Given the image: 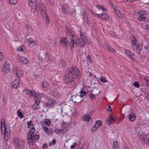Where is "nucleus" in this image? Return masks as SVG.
Instances as JSON below:
<instances>
[{"mask_svg":"<svg viewBox=\"0 0 149 149\" xmlns=\"http://www.w3.org/2000/svg\"><path fill=\"white\" fill-rule=\"evenodd\" d=\"M82 15H83V19L87 23H88L89 21L88 19L86 13L85 12H84L82 14Z\"/></svg>","mask_w":149,"mask_h":149,"instance_id":"4be33fe9","label":"nucleus"},{"mask_svg":"<svg viewBox=\"0 0 149 149\" xmlns=\"http://www.w3.org/2000/svg\"><path fill=\"white\" fill-rule=\"evenodd\" d=\"M95 124H97L98 125H99L100 126L101 125L102 122L100 120H97Z\"/></svg>","mask_w":149,"mask_h":149,"instance_id":"6e6d98bb","label":"nucleus"},{"mask_svg":"<svg viewBox=\"0 0 149 149\" xmlns=\"http://www.w3.org/2000/svg\"><path fill=\"white\" fill-rule=\"evenodd\" d=\"M29 6L31 7L32 9L36 10V0H29Z\"/></svg>","mask_w":149,"mask_h":149,"instance_id":"f8f14e48","label":"nucleus"},{"mask_svg":"<svg viewBox=\"0 0 149 149\" xmlns=\"http://www.w3.org/2000/svg\"><path fill=\"white\" fill-rule=\"evenodd\" d=\"M80 33V39H77V40L79 45L81 47H83L85 43L88 44L90 43V41L88 40L87 37L85 35L84 32L81 30Z\"/></svg>","mask_w":149,"mask_h":149,"instance_id":"f03ea898","label":"nucleus"},{"mask_svg":"<svg viewBox=\"0 0 149 149\" xmlns=\"http://www.w3.org/2000/svg\"><path fill=\"white\" fill-rule=\"evenodd\" d=\"M42 128L43 131L46 133V132H47L48 129L47 127L45 126L44 127L42 126Z\"/></svg>","mask_w":149,"mask_h":149,"instance_id":"3c124183","label":"nucleus"},{"mask_svg":"<svg viewBox=\"0 0 149 149\" xmlns=\"http://www.w3.org/2000/svg\"><path fill=\"white\" fill-rule=\"evenodd\" d=\"M144 79L145 80V82L147 83V84L149 86V80L148 78L147 77H145L144 78Z\"/></svg>","mask_w":149,"mask_h":149,"instance_id":"49530a36","label":"nucleus"},{"mask_svg":"<svg viewBox=\"0 0 149 149\" xmlns=\"http://www.w3.org/2000/svg\"><path fill=\"white\" fill-rule=\"evenodd\" d=\"M39 103L36 102L33 105V107L34 109H38L40 108L39 105L38 104Z\"/></svg>","mask_w":149,"mask_h":149,"instance_id":"72a5a7b5","label":"nucleus"},{"mask_svg":"<svg viewBox=\"0 0 149 149\" xmlns=\"http://www.w3.org/2000/svg\"><path fill=\"white\" fill-rule=\"evenodd\" d=\"M131 39L132 42V45L133 47V45H136V39L134 38L133 36H132V38L131 37Z\"/></svg>","mask_w":149,"mask_h":149,"instance_id":"473e14b6","label":"nucleus"},{"mask_svg":"<svg viewBox=\"0 0 149 149\" xmlns=\"http://www.w3.org/2000/svg\"><path fill=\"white\" fill-rule=\"evenodd\" d=\"M111 6L113 8V9H114L115 10V9H116V6L115 5H114L113 4L111 3Z\"/></svg>","mask_w":149,"mask_h":149,"instance_id":"052dcab7","label":"nucleus"},{"mask_svg":"<svg viewBox=\"0 0 149 149\" xmlns=\"http://www.w3.org/2000/svg\"><path fill=\"white\" fill-rule=\"evenodd\" d=\"M97 129L96 128L95 126H94L92 128L91 131L92 132H93L96 131Z\"/></svg>","mask_w":149,"mask_h":149,"instance_id":"603ef678","label":"nucleus"},{"mask_svg":"<svg viewBox=\"0 0 149 149\" xmlns=\"http://www.w3.org/2000/svg\"><path fill=\"white\" fill-rule=\"evenodd\" d=\"M125 52L126 55H127L129 56H132L134 55L133 54H132V52L127 49H125Z\"/></svg>","mask_w":149,"mask_h":149,"instance_id":"c756f323","label":"nucleus"},{"mask_svg":"<svg viewBox=\"0 0 149 149\" xmlns=\"http://www.w3.org/2000/svg\"><path fill=\"white\" fill-rule=\"evenodd\" d=\"M83 120L85 121H87L88 125H91L92 123V121L89 114L85 115L83 117Z\"/></svg>","mask_w":149,"mask_h":149,"instance_id":"6e6552de","label":"nucleus"},{"mask_svg":"<svg viewBox=\"0 0 149 149\" xmlns=\"http://www.w3.org/2000/svg\"><path fill=\"white\" fill-rule=\"evenodd\" d=\"M19 81L17 79H15L12 83V86L13 88H16L19 86Z\"/></svg>","mask_w":149,"mask_h":149,"instance_id":"a211bd4d","label":"nucleus"},{"mask_svg":"<svg viewBox=\"0 0 149 149\" xmlns=\"http://www.w3.org/2000/svg\"><path fill=\"white\" fill-rule=\"evenodd\" d=\"M101 17L102 18L104 19H107L106 13H102L101 14Z\"/></svg>","mask_w":149,"mask_h":149,"instance_id":"09e8293b","label":"nucleus"},{"mask_svg":"<svg viewBox=\"0 0 149 149\" xmlns=\"http://www.w3.org/2000/svg\"><path fill=\"white\" fill-rule=\"evenodd\" d=\"M34 136L30 132H29L27 134V136L28 138H32V136Z\"/></svg>","mask_w":149,"mask_h":149,"instance_id":"79ce46f5","label":"nucleus"},{"mask_svg":"<svg viewBox=\"0 0 149 149\" xmlns=\"http://www.w3.org/2000/svg\"><path fill=\"white\" fill-rule=\"evenodd\" d=\"M118 143L117 141H114L113 143V149H118Z\"/></svg>","mask_w":149,"mask_h":149,"instance_id":"cd10ccee","label":"nucleus"},{"mask_svg":"<svg viewBox=\"0 0 149 149\" xmlns=\"http://www.w3.org/2000/svg\"><path fill=\"white\" fill-rule=\"evenodd\" d=\"M134 85L137 88H139L140 86L139 84L137 81H135L134 83Z\"/></svg>","mask_w":149,"mask_h":149,"instance_id":"de8ad7c7","label":"nucleus"},{"mask_svg":"<svg viewBox=\"0 0 149 149\" xmlns=\"http://www.w3.org/2000/svg\"><path fill=\"white\" fill-rule=\"evenodd\" d=\"M21 62L24 63V64H26L28 63V61L24 56H21L20 59Z\"/></svg>","mask_w":149,"mask_h":149,"instance_id":"aec40b11","label":"nucleus"},{"mask_svg":"<svg viewBox=\"0 0 149 149\" xmlns=\"http://www.w3.org/2000/svg\"><path fill=\"white\" fill-rule=\"evenodd\" d=\"M145 48L149 51V44L146 46L145 47Z\"/></svg>","mask_w":149,"mask_h":149,"instance_id":"e2e57ef3","label":"nucleus"},{"mask_svg":"<svg viewBox=\"0 0 149 149\" xmlns=\"http://www.w3.org/2000/svg\"><path fill=\"white\" fill-rule=\"evenodd\" d=\"M14 143L16 147H18L19 146V141L18 138H15L14 139Z\"/></svg>","mask_w":149,"mask_h":149,"instance_id":"412c9836","label":"nucleus"},{"mask_svg":"<svg viewBox=\"0 0 149 149\" xmlns=\"http://www.w3.org/2000/svg\"><path fill=\"white\" fill-rule=\"evenodd\" d=\"M35 130V129H31L30 130L29 132H30L31 133L33 134V135H34V131Z\"/></svg>","mask_w":149,"mask_h":149,"instance_id":"5fc2aeb1","label":"nucleus"},{"mask_svg":"<svg viewBox=\"0 0 149 149\" xmlns=\"http://www.w3.org/2000/svg\"><path fill=\"white\" fill-rule=\"evenodd\" d=\"M100 80L103 83H106L107 82V81L105 77H101L100 79Z\"/></svg>","mask_w":149,"mask_h":149,"instance_id":"ea45409f","label":"nucleus"},{"mask_svg":"<svg viewBox=\"0 0 149 149\" xmlns=\"http://www.w3.org/2000/svg\"><path fill=\"white\" fill-rule=\"evenodd\" d=\"M138 20L140 21H146L148 19L143 15H141L138 17Z\"/></svg>","mask_w":149,"mask_h":149,"instance_id":"5701e85b","label":"nucleus"},{"mask_svg":"<svg viewBox=\"0 0 149 149\" xmlns=\"http://www.w3.org/2000/svg\"><path fill=\"white\" fill-rule=\"evenodd\" d=\"M26 91L27 94H28L30 96L34 98L35 97L36 95V94L34 91H31L30 90L26 89Z\"/></svg>","mask_w":149,"mask_h":149,"instance_id":"ddd939ff","label":"nucleus"},{"mask_svg":"<svg viewBox=\"0 0 149 149\" xmlns=\"http://www.w3.org/2000/svg\"><path fill=\"white\" fill-rule=\"evenodd\" d=\"M1 132L2 134H3L4 131L3 132V128H4L6 126L5 125V119H2L1 120Z\"/></svg>","mask_w":149,"mask_h":149,"instance_id":"f3484780","label":"nucleus"},{"mask_svg":"<svg viewBox=\"0 0 149 149\" xmlns=\"http://www.w3.org/2000/svg\"><path fill=\"white\" fill-rule=\"evenodd\" d=\"M77 143H74L72 145H71V149H74L77 146Z\"/></svg>","mask_w":149,"mask_h":149,"instance_id":"8fccbe9b","label":"nucleus"},{"mask_svg":"<svg viewBox=\"0 0 149 149\" xmlns=\"http://www.w3.org/2000/svg\"><path fill=\"white\" fill-rule=\"evenodd\" d=\"M39 6L40 14L43 15H46V8L45 5L43 4H40Z\"/></svg>","mask_w":149,"mask_h":149,"instance_id":"39448f33","label":"nucleus"},{"mask_svg":"<svg viewBox=\"0 0 149 149\" xmlns=\"http://www.w3.org/2000/svg\"><path fill=\"white\" fill-rule=\"evenodd\" d=\"M80 93H81L80 96L81 97H82L85 96L86 93V92L85 91H83V90H81L80 91Z\"/></svg>","mask_w":149,"mask_h":149,"instance_id":"4c0bfd02","label":"nucleus"},{"mask_svg":"<svg viewBox=\"0 0 149 149\" xmlns=\"http://www.w3.org/2000/svg\"><path fill=\"white\" fill-rule=\"evenodd\" d=\"M115 120V119L114 118L110 116L107 119V123L108 125H110L114 123Z\"/></svg>","mask_w":149,"mask_h":149,"instance_id":"dca6fc26","label":"nucleus"},{"mask_svg":"<svg viewBox=\"0 0 149 149\" xmlns=\"http://www.w3.org/2000/svg\"><path fill=\"white\" fill-rule=\"evenodd\" d=\"M53 131H54L53 130L52 128H50L49 129H48L47 132H46V133L48 134H52V133Z\"/></svg>","mask_w":149,"mask_h":149,"instance_id":"2f4dec72","label":"nucleus"},{"mask_svg":"<svg viewBox=\"0 0 149 149\" xmlns=\"http://www.w3.org/2000/svg\"><path fill=\"white\" fill-rule=\"evenodd\" d=\"M48 85L47 83L45 81H43L42 82V86L43 88H45Z\"/></svg>","mask_w":149,"mask_h":149,"instance_id":"e433bc0d","label":"nucleus"},{"mask_svg":"<svg viewBox=\"0 0 149 149\" xmlns=\"http://www.w3.org/2000/svg\"><path fill=\"white\" fill-rule=\"evenodd\" d=\"M4 131V139L5 141H7L10 137V127H6L3 128V132Z\"/></svg>","mask_w":149,"mask_h":149,"instance_id":"7ed1b4c3","label":"nucleus"},{"mask_svg":"<svg viewBox=\"0 0 149 149\" xmlns=\"http://www.w3.org/2000/svg\"><path fill=\"white\" fill-rule=\"evenodd\" d=\"M79 70L78 68L76 67H71L68 70V73L66 74L65 77L64 82L65 83L68 84L72 82L71 84L72 85V87H74L76 86L74 82L77 78L79 75Z\"/></svg>","mask_w":149,"mask_h":149,"instance_id":"f257e3e1","label":"nucleus"},{"mask_svg":"<svg viewBox=\"0 0 149 149\" xmlns=\"http://www.w3.org/2000/svg\"><path fill=\"white\" fill-rule=\"evenodd\" d=\"M27 40L28 41H29L30 43L31 44H32L33 46H35L36 44V42L34 41H33V40L30 38H28Z\"/></svg>","mask_w":149,"mask_h":149,"instance_id":"bb28decb","label":"nucleus"},{"mask_svg":"<svg viewBox=\"0 0 149 149\" xmlns=\"http://www.w3.org/2000/svg\"><path fill=\"white\" fill-rule=\"evenodd\" d=\"M61 132V130H60L59 129H56L55 130V132L57 134H58L59 133Z\"/></svg>","mask_w":149,"mask_h":149,"instance_id":"4d7b16f0","label":"nucleus"},{"mask_svg":"<svg viewBox=\"0 0 149 149\" xmlns=\"http://www.w3.org/2000/svg\"><path fill=\"white\" fill-rule=\"evenodd\" d=\"M45 123L46 125L48 126L50 125L51 124V122L50 120L47 119L45 120Z\"/></svg>","mask_w":149,"mask_h":149,"instance_id":"58836bf2","label":"nucleus"},{"mask_svg":"<svg viewBox=\"0 0 149 149\" xmlns=\"http://www.w3.org/2000/svg\"><path fill=\"white\" fill-rule=\"evenodd\" d=\"M34 98H35L36 102L40 103V96L38 94H36Z\"/></svg>","mask_w":149,"mask_h":149,"instance_id":"c85d7f7f","label":"nucleus"},{"mask_svg":"<svg viewBox=\"0 0 149 149\" xmlns=\"http://www.w3.org/2000/svg\"><path fill=\"white\" fill-rule=\"evenodd\" d=\"M33 138H28L27 141L28 143L30 145H33Z\"/></svg>","mask_w":149,"mask_h":149,"instance_id":"c9c22d12","label":"nucleus"},{"mask_svg":"<svg viewBox=\"0 0 149 149\" xmlns=\"http://www.w3.org/2000/svg\"><path fill=\"white\" fill-rule=\"evenodd\" d=\"M115 13L118 17L120 18L123 17V15L119 10L118 9H115Z\"/></svg>","mask_w":149,"mask_h":149,"instance_id":"a878e982","label":"nucleus"},{"mask_svg":"<svg viewBox=\"0 0 149 149\" xmlns=\"http://www.w3.org/2000/svg\"><path fill=\"white\" fill-rule=\"evenodd\" d=\"M56 141L55 139H54L52 141V144L53 145H55L56 143Z\"/></svg>","mask_w":149,"mask_h":149,"instance_id":"338daca9","label":"nucleus"},{"mask_svg":"<svg viewBox=\"0 0 149 149\" xmlns=\"http://www.w3.org/2000/svg\"><path fill=\"white\" fill-rule=\"evenodd\" d=\"M128 118L130 121L133 122L135 120L136 116L134 114L131 113L129 115Z\"/></svg>","mask_w":149,"mask_h":149,"instance_id":"6ab92c4d","label":"nucleus"},{"mask_svg":"<svg viewBox=\"0 0 149 149\" xmlns=\"http://www.w3.org/2000/svg\"><path fill=\"white\" fill-rule=\"evenodd\" d=\"M97 9H98L99 10H100L101 8H102V7L101 6H100L97 5Z\"/></svg>","mask_w":149,"mask_h":149,"instance_id":"0e129e2a","label":"nucleus"},{"mask_svg":"<svg viewBox=\"0 0 149 149\" xmlns=\"http://www.w3.org/2000/svg\"><path fill=\"white\" fill-rule=\"evenodd\" d=\"M14 70L16 71V75L19 77H20L22 76V74L21 72L19 70V69L17 67H14Z\"/></svg>","mask_w":149,"mask_h":149,"instance_id":"2eb2a0df","label":"nucleus"},{"mask_svg":"<svg viewBox=\"0 0 149 149\" xmlns=\"http://www.w3.org/2000/svg\"><path fill=\"white\" fill-rule=\"evenodd\" d=\"M9 2L10 4H14L17 3V0H9Z\"/></svg>","mask_w":149,"mask_h":149,"instance_id":"37998d69","label":"nucleus"},{"mask_svg":"<svg viewBox=\"0 0 149 149\" xmlns=\"http://www.w3.org/2000/svg\"><path fill=\"white\" fill-rule=\"evenodd\" d=\"M142 133V132H141ZM138 136L140 139L143 141V143L147 144L148 143L149 140L146 137V136L144 134H141L140 135L139 134Z\"/></svg>","mask_w":149,"mask_h":149,"instance_id":"423d86ee","label":"nucleus"},{"mask_svg":"<svg viewBox=\"0 0 149 149\" xmlns=\"http://www.w3.org/2000/svg\"><path fill=\"white\" fill-rule=\"evenodd\" d=\"M56 103L55 100L53 98H50L48 101L46 102V105L49 107L52 108Z\"/></svg>","mask_w":149,"mask_h":149,"instance_id":"20e7f679","label":"nucleus"},{"mask_svg":"<svg viewBox=\"0 0 149 149\" xmlns=\"http://www.w3.org/2000/svg\"><path fill=\"white\" fill-rule=\"evenodd\" d=\"M66 29L67 33H68V36L70 38H75L74 31L71 28L67 27L66 28Z\"/></svg>","mask_w":149,"mask_h":149,"instance_id":"1a4fd4ad","label":"nucleus"},{"mask_svg":"<svg viewBox=\"0 0 149 149\" xmlns=\"http://www.w3.org/2000/svg\"><path fill=\"white\" fill-rule=\"evenodd\" d=\"M45 19H46V22H47V23H48L49 22V19L48 18V17L47 16H46V17H45Z\"/></svg>","mask_w":149,"mask_h":149,"instance_id":"bf43d9fd","label":"nucleus"},{"mask_svg":"<svg viewBox=\"0 0 149 149\" xmlns=\"http://www.w3.org/2000/svg\"><path fill=\"white\" fill-rule=\"evenodd\" d=\"M71 40L70 43V47L71 49L73 48L75 45H77V44L79 45V43L77 40H76L75 38H70Z\"/></svg>","mask_w":149,"mask_h":149,"instance_id":"0eeeda50","label":"nucleus"},{"mask_svg":"<svg viewBox=\"0 0 149 149\" xmlns=\"http://www.w3.org/2000/svg\"><path fill=\"white\" fill-rule=\"evenodd\" d=\"M136 132L137 133V134L138 135V136H139V134L140 135V134H141V132L137 130H136Z\"/></svg>","mask_w":149,"mask_h":149,"instance_id":"774afa93","label":"nucleus"},{"mask_svg":"<svg viewBox=\"0 0 149 149\" xmlns=\"http://www.w3.org/2000/svg\"><path fill=\"white\" fill-rule=\"evenodd\" d=\"M106 48L109 52L111 53H114L115 52V50L109 45L107 46Z\"/></svg>","mask_w":149,"mask_h":149,"instance_id":"393cba45","label":"nucleus"},{"mask_svg":"<svg viewBox=\"0 0 149 149\" xmlns=\"http://www.w3.org/2000/svg\"><path fill=\"white\" fill-rule=\"evenodd\" d=\"M17 113L19 117H20L21 118H22L23 117V116L22 112L18 111H17Z\"/></svg>","mask_w":149,"mask_h":149,"instance_id":"c03bdc74","label":"nucleus"},{"mask_svg":"<svg viewBox=\"0 0 149 149\" xmlns=\"http://www.w3.org/2000/svg\"><path fill=\"white\" fill-rule=\"evenodd\" d=\"M24 47V46H20L18 48H17V50L18 51H21L23 50V48Z\"/></svg>","mask_w":149,"mask_h":149,"instance_id":"a19ab883","label":"nucleus"},{"mask_svg":"<svg viewBox=\"0 0 149 149\" xmlns=\"http://www.w3.org/2000/svg\"><path fill=\"white\" fill-rule=\"evenodd\" d=\"M108 109H109L108 110V111H109L110 112H111L112 111V109L111 108V106H108Z\"/></svg>","mask_w":149,"mask_h":149,"instance_id":"680f3d73","label":"nucleus"},{"mask_svg":"<svg viewBox=\"0 0 149 149\" xmlns=\"http://www.w3.org/2000/svg\"><path fill=\"white\" fill-rule=\"evenodd\" d=\"M98 125L97 124L95 123L94 126H95V127H96V128L98 129L99 127H100V125Z\"/></svg>","mask_w":149,"mask_h":149,"instance_id":"69168bd1","label":"nucleus"},{"mask_svg":"<svg viewBox=\"0 0 149 149\" xmlns=\"http://www.w3.org/2000/svg\"><path fill=\"white\" fill-rule=\"evenodd\" d=\"M32 122L31 120L28 122L27 123V125H28L27 127L29 128H31V125H32Z\"/></svg>","mask_w":149,"mask_h":149,"instance_id":"a18cd8bd","label":"nucleus"},{"mask_svg":"<svg viewBox=\"0 0 149 149\" xmlns=\"http://www.w3.org/2000/svg\"><path fill=\"white\" fill-rule=\"evenodd\" d=\"M40 136L39 135H34L32 136V138L33 140H35L36 141H37L39 139Z\"/></svg>","mask_w":149,"mask_h":149,"instance_id":"7c9ffc66","label":"nucleus"},{"mask_svg":"<svg viewBox=\"0 0 149 149\" xmlns=\"http://www.w3.org/2000/svg\"><path fill=\"white\" fill-rule=\"evenodd\" d=\"M88 96L91 98L92 99L95 98V97L94 95L93 94H89Z\"/></svg>","mask_w":149,"mask_h":149,"instance_id":"864d4df0","label":"nucleus"},{"mask_svg":"<svg viewBox=\"0 0 149 149\" xmlns=\"http://www.w3.org/2000/svg\"><path fill=\"white\" fill-rule=\"evenodd\" d=\"M60 62L61 63V64L62 65V67L65 66L66 63L64 61L63 58H61L60 59Z\"/></svg>","mask_w":149,"mask_h":149,"instance_id":"f704fd0d","label":"nucleus"},{"mask_svg":"<svg viewBox=\"0 0 149 149\" xmlns=\"http://www.w3.org/2000/svg\"><path fill=\"white\" fill-rule=\"evenodd\" d=\"M86 58L87 61H88L89 62H91V60L90 56H87Z\"/></svg>","mask_w":149,"mask_h":149,"instance_id":"13d9d810","label":"nucleus"},{"mask_svg":"<svg viewBox=\"0 0 149 149\" xmlns=\"http://www.w3.org/2000/svg\"><path fill=\"white\" fill-rule=\"evenodd\" d=\"M132 47L134 50L137 51V52L139 54L140 51L141 50L142 47V45L141 44H139L138 45L136 44L133 45Z\"/></svg>","mask_w":149,"mask_h":149,"instance_id":"9b49d317","label":"nucleus"},{"mask_svg":"<svg viewBox=\"0 0 149 149\" xmlns=\"http://www.w3.org/2000/svg\"><path fill=\"white\" fill-rule=\"evenodd\" d=\"M63 11L66 13H68L69 12V7L66 6H62Z\"/></svg>","mask_w":149,"mask_h":149,"instance_id":"b1692460","label":"nucleus"},{"mask_svg":"<svg viewBox=\"0 0 149 149\" xmlns=\"http://www.w3.org/2000/svg\"><path fill=\"white\" fill-rule=\"evenodd\" d=\"M60 42L62 45L65 46L68 43V40L64 37L62 38H61Z\"/></svg>","mask_w":149,"mask_h":149,"instance_id":"4468645a","label":"nucleus"},{"mask_svg":"<svg viewBox=\"0 0 149 149\" xmlns=\"http://www.w3.org/2000/svg\"><path fill=\"white\" fill-rule=\"evenodd\" d=\"M10 70V64L9 63L6 62L4 64V66L3 68V72L4 74L8 73Z\"/></svg>","mask_w":149,"mask_h":149,"instance_id":"9d476101","label":"nucleus"}]
</instances>
